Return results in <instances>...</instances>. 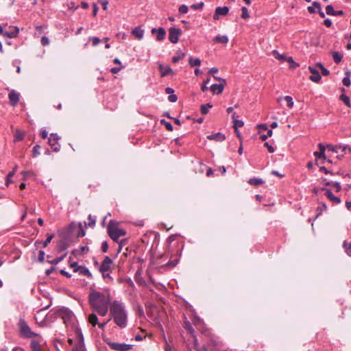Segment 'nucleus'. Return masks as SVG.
<instances>
[{
  "label": "nucleus",
  "instance_id": "473e14b6",
  "mask_svg": "<svg viewBox=\"0 0 351 351\" xmlns=\"http://www.w3.org/2000/svg\"><path fill=\"white\" fill-rule=\"evenodd\" d=\"M185 57V53L182 52H178V55L175 56L172 58V62L176 63L179 62L180 60Z\"/></svg>",
  "mask_w": 351,
  "mask_h": 351
},
{
  "label": "nucleus",
  "instance_id": "f704fd0d",
  "mask_svg": "<svg viewBox=\"0 0 351 351\" xmlns=\"http://www.w3.org/2000/svg\"><path fill=\"white\" fill-rule=\"evenodd\" d=\"M160 123H161L162 125H165V128L168 131H172L173 130V125H171V123L170 122H168V121H165V119H162L160 121Z\"/></svg>",
  "mask_w": 351,
  "mask_h": 351
},
{
  "label": "nucleus",
  "instance_id": "052dcab7",
  "mask_svg": "<svg viewBox=\"0 0 351 351\" xmlns=\"http://www.w3.org/2000/svg\"><path fill=\"white\" fill-rule=\"evenodd\" d=\"M100 3L102 5V8L104 10H106L108 8V1L107 0H100Z\"/></svg>",
  "mask_w": 351,
  "mask_h": 351
},
{
  "label": "nucleus",
  "instance_id": "8fccbe9b",
  "mask_svg": "<svg viewBox=\"0 0 351 351\" xmlns=\"http://www.w3.org/2000/svg\"><path fill=\"white\" fill-rule=\"evenodd\" d=\"M45 252L43 251V250H40L39 252H38V260L39 262L40 263H43L45 260Z\"/></svg>",
  "mask_w": 351,
  "mask_h": 351
},
{
  "label": "nucleus",
  "instance_id": "49530a36",
  "mask_svg": "<svg viewBox=\"0 0 351 351\" xmlns=\"http://www.w3.org/2000/svg\"><path fill=\"white\" fill-rule=\"evenodd\" d=\"M40 149V146L38 145H35L33 147V156L36 157L40 154L39 149Z\"/></svg>",
  "mask_w": 351,
  "mask_h": 351
},
{
  "label": "nucleus",
  "instance_id": "58836bf2",
  "mask_svg": "<svg viewBox=\"0 0 351 351\" xmlns=\"http://www.w3.org/2000/svg\"><path fill=\"white\" fill-rule=\"evenodd\" d=\"M16 167L14 169V170L12 171H10L8 174L7 178H6V183H5V184L7 186H8L9 184L12 182L11 178L14 176L15 171H16Z\"/></svg>",
  "mask_w": 351,
  "mask_h": 351
},
{
  "label": "nucleus",
  "instance_id": "3c124183",
  "mask_svg": "<svg viewBox=\"0 0 351 351\" xmlns=\"http://www.w3.org/2000/svg\"><path fill=\"white\" fill-rule=\"evenodd\" d=\"M332 186L335 188L336 192H339L341 190V186L339 182H332Z\"/></svg>",
  "mask_w": 351,
  "mask_h": 351
},
{
  "label": "nucleus",
  "instance_id": "393cba45",
  "mask_svg": "<svg viewBox=\"0 0 351 351\" xmlns=\"http://www.w3.org/2000/svg\"><path fill=\"white\" fill-rule=\"evenodd\" d=\"M88 321L93 326L98 324V319L95 313H91L88 315Z\"/></svg>",
  "mask_w": 351,
  "mask_h": 351
},
{
  "label": "nucleus",
  "instance_id": "4d7b16f0",
  "mask_svg": "<svg viewBox=\"0 0 351 351\" xmlns=\"http://www.w3.org/2000/svg\"><path fill=\"white\" fill-rule=\"evenodd\" d=\"M168 100L170 102L174 103L178 100V97L174 94L169 95L168 97Z\"/></svg>",
  "mask_w": 351,
  "mask_h": 351
},
{
  "label": "nucleus",
  "instance_id": "79ce46f5",
  "mask_svg": "<svg viewBox=\"0 0 351 351\" xmlns=\"http://www.w3.org/2000/svg\"><path fill=\"white\" fill-rule=\"evenodd\" d=\"M326 12L328 15L333 16L335 14V10L332 5H328L326 8Z\"/></svg>",
  "mask_w": 351,
  "mask_h": 351
},
{
  "label": "nucleus",
  "instance_id": "f257e3e1",
  "mask_svg": "<svg viewBox=\"0 0 351 351\" xmlns=\"http://www.w3.org/2000/svg\"><path fill=\"white\" fill-rule=\"evenodd\" d=\"M110 318L120 328H124L128 324V313L123 302L114 300L110 305Z\"/></svg>",
  "mask_w": 351,
  "mask_h": 351
},
{
  "label": "nucleus",
  "instance_id": "a211bd4d",
  "mask_svg": "<svg viewBox=\"0 0 351 351\" xmlns=\"http://www.w3.org/2000/svg\"><path fill=\"white\" fill-rule=\"evenodd\" d=\"M207 138L209 140L215 141L217 142H221L225 140L226 136L223 134L217 132L216 134L207 136Z\"/></svg>",
  "mask_w": 351,
  "mask_h": 351
},
{
  "label": "nucleus",
  "instance_id": "774afa93",
  "mask_svg": "<svg viewBox=\"0 0 351 351\" xmlns=\"http://www.w3.org/2000/svg\"><path fill=\"white\" fill-rule=\"evenodd\" d=\"M324 24L326 27H330L332 25V22L330 19H327L324 21Z\"/></svg>",
  "mask_w": 351,
  "mask_h": 351
},
{
  "label": "nucleus",
  "instance_id": "4be33fe9",
  "mask_svg": "<svg viewBox=\"0 0 351 351\" xmlns=\"http://www.w3.org/2000/svg\"><path fill=\"white\" fill-rule=\"evenodd\" d=\"M25 136V132L22 131L21 130H16L15 134H14V142L21 141L24 138Z\"/></svg>",
  "mask_w": 351,
  "mask_h": 351
},
{
  "label": "nucleus",
  "instance_id": "37998d69",
  "mask_svg": "<svg viewBox=\"0 0 351 351\" xmlns=\"http://www.w3.org/2000/svg\"><path fill=\"white\" fill-rule=\"evenodd\" d=\"M204 3L201 1L199 3L193 4L191 5V8L193 10H202L204 7Z\"/></svg>",
  "mask_w": 351,
  "mask_h": 351
},
{
  "label": "nucleus",
  "instance_id": "7c9ffc66",
  "mask_svg": "<svg viewBox=\"0 0 351 351\" xmlns=\"http://www.w3.org/2000/svg\"><path fill=\"white\" fill-rule=\"evenodd\" d=\"M232 119L234 120V128H240L244 125V123L243 121L236 119L237 116H236L235 112H234L232 114Z\"/></svg>",
  "mask_w": 351,
  "mask_h": 351
},
{
  "label": "nucleus",
  "instance_id": "f3484780",
  "mask_svg": "<svg viewBox=\"0 0 351 351\" xmlns=\"http://www.w3.org/2000/svg\"><path fill=\"white\" fill-rule=\"evenodd\" d=\"M19 32V29L17 27H11V29L10 31H3V33L2 34L4 36L8 37V38H14L16 37Z\"/></svg>",
  "mask_w": 351,
  "mask_h": 351
},
{
  "label": "nucleus",
  "instance_id": "a878e982",
  "mask_svg": "<svg viewBox=\"0 0 351 351\" xmlns=\"http://www.w3.org/2000/svg\"><path fill=\"white\" fill-rule=\"evenodd\" d=\"M271 53L275 58L278 59L280 62L286 61V58H287L286 56L280 54L277 50H273Z\"/></svg>",
  "mask_w": 351,
  "mask_h": 351
},
{
  "label": "nucleus",
  "instance_id": "603ef678",
  "mask_svg": "<svg viewBox=\"0 0 351 351\" xmlns=\"http://www.w3.org/2000/svg\"><path fill=\"white\" fill-rule=\"evenodd\" d=\"M42 45L46 46L49 43V39L46 36H43L40 40Z\"/></svg>",
  "mask_w": 351,
  "mask_h": 351
},
{
  "label": "nucleus",
  "instance_id": "e2e57ef3",
  "mask_svg": "<svg viewBox=\"0 0 351 351\" xmlns=\"http://www.w3.org/2000/svg\"><path fill=\"white\" fill-rule=\"evenodd\" d=\"M78 267L79 266L77 265V262H74V263L71 264V267L73 268V271L75 272L78 271V270H79Z\"/></svg>",
  "mask_w": 351,
  "mask_h": 351
},
{
  "label": "nucleus",
  "instance_id": "680f3d73",
  "mask_svg": "<svg viewBox=\"0 0 351 351\" xmlns=\"http://www.w3.org/2000/svg\"><path fill=\"white\" fill-rule=\"evenodd\" d=\"M122 68H123V66H119V67H113V68H112V69H110V71H111V73H114V74H115V73H119V72L121 71V69Z\"/></svg>",
  "mask_w": 351,
  "mask_h": 351
},
{
  "label": "nucleus",
  "instance_id": "7ed1b4c3",
  "mask_svg": "<svg viewBox=\"0 0 351 351\" xmlns=\"http://www.w3.org/2000/svg\"><path fill=\"white\" fill-rule=\"evenodd\" d=\"M107 232L109 237L115 242H119L120 237L125 236L126 231L119 227V222L114 220H110L109 221Z\"/></svg>",
  "mask_w": 351,
  "mask_h": 351
},
{
  "label": "nucleus",
  "instance_id": "412c9836",
  "mask_svg": "<svg viewBox=\"0 0 351 351\" xmlns=\"http://www.w3.org/2000/svg\"><path fill=\"white\" fill-rule=\"evenodd\" d=\"M228 38L227 36H221V35H217V36L215 37V38L213 39V41L215 43H222V44H227L228 43Z\"/></svg>",
  "mask_w": 351,
  "mask_h": 351
},
{
  "label": "nucleus",
  "instance_id": "de8ad7c7",
  "mask_svg": "<svg viewBox=\"0 0 351 351\" xmlns=\"http://www.w3.org/2000/svg\"><path fill=\"white\" fill-rule=\"evenodd\" d=\"M189 11V8L186 5H182L179 8V12L181 14H186Z\"/></svg>",
  "mask_w": 351,
  "mask_h": 351
},
{
  "label": "nucleus",
  "instance_id": "c756f323",
  "mask_svg": "<svg viewBox=\"0 0 351 351\" xmlns=\"http://www.w3.org/2000/svg\"><path fill=\"white\" fill-rule=\"evenodd\" d=\"M189 63L191 67L199 66L201 64V60L199 58H193V57H190L189 60Z\"/></svg>",
  "mask_w": 351,
  "mask_h": 351
},
{
  "label": "nucleus",
  "instance_id": "ddd939ff",
  "mask_svg": "<svg viewBox=\"0 0 351 351\" xmlns=\"http://www.w3.org/2000/svg\"><path fill=\"white\" fill-rule=\"evenodd\" d=\"M322 190L325 191L326 196L332 202H333L334 204H338L341 203V201L340 198L338 197H336L335 195H334L333 193H332V191L330 189H326V188H322Z\"/></svg>",
  "mask_w": 351,
  "mask_h": 351
},
{
  "label": "nucleus",
  "instance_id": "4c0bfd02",
  "mask_svg": "<svg viewBox=\"0 0 351 351\" xmlns=\"http://www.w3.org/2000/svg\"><path fill=\"white\" fill-rule=\"evenodd\" d=\"M340 99L348 107H350V98L346 95H343L342 94L341 96H340Z\"/></svg>",
  "mask_w": 351,
  "mask_h": 351
},
{
  "label": "nucleus",
  "instance_id": "338daca9",
  "mask_svg": "<svg viewBox=\"0 0 351 351\" xmlns=\"http://www.w3.org/2000/svg\"><path fill=\"white\" fill-rule=\"evenodd\" d=\"M319 171L326 173V174H328V173H330V174H332V173H331L330 171H329L325 167H321L319 168Z\"/></svg>",
  "mask_w": 351,
  "mask_h": 351
},
{
  "label": "nucleus",
  "instance_id": "864d4df0",
  "mask_svg": "<svg viewBox=\"0 0 351 351\" xmlns=\"http://www.w3.org/2000/svg\"><path fill=\"white\" fill-rule=\"evenodd\" d=\"M108 250V244L106 241H104L101 244V250L103 252H106Z\"/></svg>",
  "mask_w": 351,
  "mask_h": 351
},
{
  "label": "nucleus",
  "instance_id": "f8f14e48",
  "mask_svg": "<svg viewBox=\"0 0 351 351\" xmlns=\"http://www.w3.org/2000/svg\"><path fill=\"white\" fill-rule=\"evenodd\" d=\"M308 70L311 73V75L309 79L314 82L318 83L321 80V75L316 68L313 66H308Z\"/></svg>",
  "mask_w": 351,
  "mask_h": 351
},
{
  "label": "nucleus",
  "instance_id": "a19ab883",
  "mask_svg": "<svg viewBox=\"0 0 351 351\" xmlns=\"http://www.w3.org/2000/svg\"><path fill=\"white\" fill-rule=\"evenodd\" d=\"M343 247L346 249V253L351 256V242L348 243L347 241L343 242Z\"/></svg>",
  "mask_w": 351,
  "mask_h": 351
},
{
  "label": "nucleus",
  "instance_id": "0eeeda50",
  "mask_svg": "<svg viewBox=\"0 0 351 351\" xmlns=\"http://www.w3.org/2000/svg\"><path fill=\"white\" fill-rule=\"evenodd\" d=\"M77 342L73 345L72 351H84V338L80 331L76 332Z\"/></svg>",
  "mask_w": 351,
  "mask_h": 351
},
{
  "label": "nucleus",
  "instance_id": "0e129e2a",
  "mask_svg": "<svg viewBox=\"0 0 351 351\" xmlns=\"http://www.w3.org/2000/svg\"><path fill=\"white\" fill-rule=\"evenodd\" d=\"M60 273L62 275L66 276V278H71V275L69 273H68L67 271H66L65 270H64V269H61L60 271Z\"/></svg>",
  "mask_w": 351,
  "mask_h": 351
},
{
  "label": "nucleus",
  "instance_id": "6ab92c4d",
  "mask_svg": "<svg viewBox=\"0 0 351 351\" xmlns=\"http://www.w3.org/2000/svg\"><path fill=\"white\" fill-rule=\"evenodd\" d=\"M224 86L223 84H214L210 86V90L214 94H220L223 92Z\"/></svg>",
  "mask_w": 351,
  "mask_h": 351
},
{
  "label": "nucleus",
  "instance_id": "b1692460",
  "mask_svg": "<svg viewBox=\"0 0 351 351\" xmlns=\"http://www.w3.org/2000/svg\"><path fill=\"white\" fill-rule=\"evenodd\" d=\"M248 183L251 185L258 186L263 184L264 181L261 178H253L248 180Z\"/></svg>",
  "mask_w": 351,
  "mask_h": 351
},
{
  "label": "nucleus",
  "instance_id": "1a4fd4ad",
  "mask_svg": "<svg viewBox=\"0 0 351 351\" xmlns=\"http://www.w3.org/2000/svg\"><path fill=\"white\" fill-rule=\"evenodd\" d=\"M108 346L111 349L117 351H127L132 349V346L130 344L114 342L108 343Z\"/></svg>",
  "mask_w": 351,
  "mask_h": 351
},
{
  "label": "nucleus",
  "instance_id": "bb28decb",
  "mask_svg": "<svg viewBox=\"0 0 351 351\" xmlns=\"http://www.w3.org/2000/svg\"><path fill=\"white\" fill-rule=\"evenodd\" d=\"M331 54H332L333 60L335 63H339L341 61L343 56L340 53H339L337 51H332Z\"/></svg>",
  "mask_w": 351,
  "mask_h": 351
},
{
  "label": "nucleus",
  "instance_id": "6e6d98bb",
  "mask_svg": "<svg viewBox=\"0 0 351 351\" xmlns=\"http://www.w3.org/2000/svg\"><path fill=\"white\" fill-rule=\"evenodd\" d=\"M137 314L139 317H145L144 311L142 306H138L137 308Z\"/></svg>",
  "mask_w": 351,
  "mask_h": 351
},
{
  "label": "nucleus",
  "instance_id": "13d9d810",
  "mask_svg": "<svg viewBox=\"0 0 351 351\" xmlns=\"http://www.w3.org/2000/svg\"><path fill=\"white\" fill-rule=\"evenodd\" d=\"M110 319H111V318L108 319L106 322H104L103 323H98L97 325H98L99 328L104 330L105 329V327H106L107 323L108 322H110Z\"/></svg>",
  "mask_w": 351,
  "mask_h": 351
},
{
  "label": "nucleus",
  "instance_id": "bf43d9fd",
  "mask_svg": "<svg viewBox=\"0 0 351 351\" xmlns=\"http://www.w3.org/2000/svg\"><path fill=\"white\" fill-rule=\"evenodd\" d=\"M264 145L267 148L269 153H273L275 151V149L270 145L268 143H265Z\"/></svg>",
  "mask_w": 351,
  "mask_h": 351
},
{
  "label": "nucleus",
  "instance_id": "9b49d317",
  "mask_svg": "<svg viewBox=\"0 0 351 351\" xmlns=\"http://www.w3.org/2000/svg\"><path fill=\"white\" fill-rule=\"evenodd\" d=\"M151 32L153 35H156V39L158 41H162L166 36V31L163 27L152 28Z\"/></svg>",
  "mask_w": 351,
  "mask_h": 351
},
{
  "label": "nucleus",
  "instance_id": "6e6552de",
  "mask_svg": "<svg viewBox=\"0 0 351 351\" xmlns=\"http://www.w3.org/2000/svg\"><path fill=\"white\" fill-rule=\"evenodd\" d=\"M112 264V260L109 256H106L99 268V271L101 273L109 272L111 271Z\"/></svg>",
  "mask_w": 351,
  "mask_h": 351
},
{
  "label": "nucleus",
  "instance_id": "c03bdc74",
  "mask_svg": "<svg viewBox=\"0 0 351 351\" xmlns=\"http://www.w3.org/2000/svg\"><path fill=\"white\" fill-rule=\"evenodd\" d=\"M241 10H242L241 18H243L244 19H248L250 17V15H249L248 10H247V8L243 7L241 8Z\"/></svg>",
  "mask_w": 351,
  "mask_h": 351
},
{
  "label": "nucleus",
  "instance_id": "5fc2aeb1",
  "mask_svg": "<svg viewBox=\"0 0 351 351\" xmlns=\"http://www.w3.org/2000/svg\"><path fill=\"white\" fill-rule=\"evenodd\" d=\"M342 82H343V85L346 86H350V84H351L349 77H343Z\"/></svg>",
  "mask_w": 351,
  "mask_h": 351
},
{
  "label": "nucleus",
  "instance_id": "dca6fc26",
  "mask_svg": "<svg viewBox=\"0 0 351 351\" xmlns=\"http://www.w3.org/2000/svg\"><path fill=\"white\" fill-rule=\"evenodd\" d=\"M158 69L161 73V77H165L173 73V71L170 66H164L162 64H158Z\"/></svg>",
  "mask_w": 351,
  "mask_h": 351
},
{
  "label": "nucleus",
  "instance_id": "cd10ccee",
  "mask_svg": "<svg viewBox=\"0 0 351 351\" xmlns=\"http://www.w3.org/2000/svg\"><path fill=\"white\" fill-rule=\"evenodd\" d=\"M108 307H110V306L99 307L94 310L96 311L99 315L105 316L108 313Z\"/></svg>",
  "mask_w": 351,
  "mask_h": 351
},
{
  "label": "nucleus",
  "instance_id": "aec40b11",
  "mask_svg": "<svg viewBox=\"0 0 351 351\" xmlns=\"http://www.w3.org/2000/svg\"><path fill=\"white\" fill-rule=\"evenodd\" d=\"M132 34L138 40H141L143 38L144 30L142 29L140 27H136L132 29Z\"/></svg>",
  "mask_w": 351,
  "mask_h": 351
},
{
  "label": "nucleus",
  "instance_id": "39448f33",
  "mask_svg": "<svg viewBox=\"0 0 351 351\" xmlns=\"http://www.w3.org/2000/svg\"><path fill=\"white\" fill-rule=\"evenodd\" d=\"M60 137L57 134H51L50 137L48 139L49 145L51 148L56 152H58L60 149V145L58 141Z\"/></svg>",
  "mask_w": 351,
  "mask_h": 351
},
{
  "label": "nucleus",
  "instance_id": "9d476101",
  "mask_svg": "<svg viewBox=\"0 0 351 351\" xmlns=\"http://www.w3.org/2000/svg\"><path fill=\"white\" fill-rule=\"evenodd\" d=\"M70 241V239L68 237H64L57 243V251L58 252L65 251L69 247Z\"/></svg>",
  "mask_w": 351,
  "mask_h": 351
},
{
  "label": "nucleus",
  "instance_id": "ea45409f",
  "mask_svg": "<svg viewBox=\"0 0 351 351\" xmlns=\"http://www.w3.org/2000/svg\"><path fill=\"white\" fill-rule=\"evenodd\" d=\"M88 219V223L87 225L90 227H94L96 223L95 217H93L91 215H89Z\"/></svg>",
  "mask_w": 351,
  "mask_h": 351
},
{
  "label": "nucleus",
  "instance_id": "5701e85b",
  "mask_svg": "<svg viewBox=\"0 0 351 351\" xmlns=\"http://www.w3.org/2000/svg\"><path fill=\"white\" fill-rule=\"evenodd\" d=\"M183 327L189 333H190L191 335H193L195 332L194 328H193L189 321L185 319L183 324Z\"/></svg>",
  "mask_w": 351,
  "mask_h": 351
},
{
  "label": "nucleus",
  "instance_id": "69168bd1",
  "mask_svg": "<svg viewBox=\"0 0 351 351\" xmlns=\"http://www.w3.org/2000/svg\"><path fill=\"white\" fill-rule=\"evenodd\" d=\"M165 93L168 95L173 94L174 90L171 87H167L165 88Z\"/></svg>",
  "mask_w": 351,
  "mask_h": 351
},
{
  "label": "nucleus",
  "instance_id": "423d86ee",
  "mask_svg": "<svg viewBox=\"0 0 351 351\" xmlns=\"http://www.w3.org/2000/svg\"><path fill=\"white\" fill-rule=\"evenodd\" d=\"M182 34V30L179 28L170 27L169 29V40L171 43L175 44L179 40V37Z\"/></svg>",
  "mask_w": 351,
  "mask_h": 351
},
{
  "label": "nucleus",
  "instance_id": "2f4dec72",
  "mask_svg": "<svg viewBox=\"0 0 351 351\" xmlns=\"http://www.w3.org/2000/svg\"><path fill=\"white\" fill-rule=\"evenodd\" d=\"M316 67H318L324 76H327L329 75L330 71L326 69L322 63H317L315 65Z\"/></svg>",
  "mask_w": 351,
  "mask_h": 351
},
{
  "label": "nucleus",
  "instance_id": "09e8293b",
  "mask_svg": "<svg viewBox=\"0 0 351 351\" xmlns=\"http://www.w3.org/2000/svg\"><path fill=\"white\" fill-rule=\"evenodd\" d=\"M90 40L93 42V46H97L99 43L101 42V40H100L98 37H91L90 38Z\"/></svg>",
  "mask_w": 351,
  "mask_h": 351
},
{
  "label": "nucleus",
  "instance_id": "e433bc0d",
  "mask_svg": "<svg viewBox=\"0 0 351 351\" xmlns=\"http://www.w3.org/2000/svg\"><path fill=\"white\" fill-rule=\"evenodd\" d=\"M66 256V253H65L62 256L56 258H54V259H53L51 261H49V263H50L51 264H53V265H57L58 263L61 262L65 258Z\"/></svg>",
  "mask_w": 351,
  "mask_h": 351
},
{
  "label": "nucleus",
  "instance_id": "f03ea898",
  "mask_svg": "<svg viewBox=\"0 0 351 351\" xmlns=\"http://www.w3.org/2000/svg\"><path fill=\"white\" fill-rule=\"evenodd\" d=\"M88 300L91 307L93 309L110 306L111 304L109 294L106 295L105 294L95 290L90 293Z\"/></svg>",
  "mask_w": 351,
  "mask_h": 351
},
{
  "label": "nucleus",
  "instance_id": "c9c22d12",
  "mask_svg": "<svg viewBox=\"0 0 351 351\" xmlns=\"http://www.w3.org/2000/svg\"><path fill=\"white\" fill-rule=\"evenodd\" d=\"M47 237L45 241L43 242V247H46L48 244L51 242V241L54 237V234H47Z\"/></svg>",
  "mask_w": 351,
  "mask_h": 351
},
{
  "label": "nucleus",
  "instance_id": "72a5a7b5",
  "mask_svg": "<svg viewBox=\"0 0 351 351\" xmlns=\"http://www.w3.org/2000/svg\"><path fill=\"white\" fill-rule=\"evenodd\" d=\"M212 105L206 104L201 106V112L202 114H206L208 112V109L212 108Z\"/></svg>",
  "mask_w": 351,
  "mask_h": 351
},
{
  "label": "nucleus",
  "instance_id": "a18cd8bd",
  "mask_svg": "<svg viewBox=\"0 0 351 351\" xmlns=\"http://www.w3.org/2000/svg\"><path fill=\"white\" fill-rule=\"evenodd\" d=\"M285 100L287 101V106L289 108H292L293 107V99H292L291 97H290V96H285Z\"/></svg>",
  "mask_w": 351,
  "mask_h": 351
},
{
  "label": "nucleus",
  "instance_id": "20e7f679",
  "mask_svg": "<svg viewBox=\"0 0 351 351\" xmlns=\"http://www.w3.org/2000/svg\"><path fill=\"white\" fill-rule=\"evenodd\" d=\"M19 327L21 336L24 338L30 339L34 337L39 336L38 334L32 331L31 328L29 327L26 322L23 319H21L19 320Z\"/></svg>",
  "mask_w": 351,
  "mask_h": 351
},
{
  "label": "nucleus",
  "instance_id": "2eb2a0df",
  "mask_svg": "<svg viewBox=\"0 0 351 351\" xmlns=\"http://www.w3.org/2000/svg\"><path fill=\"white\" fill-rule=\"evenodd\" d=\"M228 12H229V8L227 6L217 7L215 9V12L213 16V19L215 20H218L219 15L226 16L228 14Z\"/></svg>",
  "mask_w": 351,
  "mask_h": 351
},
{
  "label": "nucleus",
  "instance_id": "c85d7f7f",
  "mask_svg": "<svg viewBox=\"0 0 351 351\" xmlns=\"http://www.w3.org/2000/svg\"><path fill=\"white\" fill-rule=\"evenodd\" d=\"M78 269H79L78 271H80V273L81 274L86 276L88 278H92L91 273L90 272L88 269H87L86 267H78Z\"/></svg>",
  "mask_w": 351,
  "mask_h": 351
},
{
  "label": "nucleus",
  "instance_id": "4468645a",
  "mask_svg": "<svg viewBox=\"0 0 351 351\" xmlns=\"http://www.w3.org/2000/svg\"><path fill=\"white\" fill-rule=\"evenodd\" d=\"M8 98L10 99V104L12 106H15L19 101V93L12 90L8 94Z\"/></svg>",
  "mask_w": 351,
  "mask_h": 351
}]
</instances>
